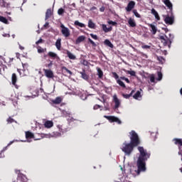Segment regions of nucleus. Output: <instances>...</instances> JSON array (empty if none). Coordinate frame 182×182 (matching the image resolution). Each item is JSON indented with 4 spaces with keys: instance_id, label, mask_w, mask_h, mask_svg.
<instances>
[{
    "instance_id": "1",
    "label": "nucleus",
    "mask_w": 182,
    "mask_h": 182,
    "mask_svg": "<svg viewBox=\"0 0 182 182\" xmlns=\"http://www.w3.org/2000/svg\"><path fill=\"white\" fill-rule=\"evenodd\" d=\"M137 150L139 152V157L136 161V166L132 167L130 169V173L134 176L140 175L141 172L146 171V161L150 158L151 154L148 153L146 149H144L143 146H138Z\"/></svg>"
},
{
    "instance_id": "2",
    "label": "nucleus",
    "mask_w": 182,
    "mask_h": 182,
    "mask_svg": "<svg viewBox=\"0 0 182 182\" xmlns=\"http://www.w3.org/2000/svg\"><path fill=\"white\" fill-rule=\"evenodd\" d=\"M129 135L130 143H123L121 149L122 151L128 156L131 155L134 151V148L139 146L141 143V139L136 132L132 131L129 132Z\"/></svg>"
},
{
    "instance_id": "3",
    "label": "nucleus",
    "mask_w": 182,
    "mask_h": 182,
    "mask_svg": "<svg viewBox=\"0 0 182 182\" xmlns=\"http://www.w3.org/2000/svg\"><path fill=\"white\" fill-rule=\"evenodd\" d=\"M168 36L169 38L167 36H159V39L163 43L164 46H168V48H170L172 41L174 39V36L173 34H168Z\"/></svg>"
},
{
    "instance_id": "4",
    "label": "nucleus",
    "mask_w": 182,
    "mask_h": 182,
    "mask_svg": "<svg viewBox=\"0 0 182 182\" xmlns=\"http://www.w3.org/2000/svg\"><path fill=\"white\" fill-rule=\"evenodd\" d=\"M45 134H36V135H34L32 132H26V139H33L35 141L37 140H41L43 138L45 137Z\"/></svg>"
},
{
    "instance_id": "5",
    "label": "nucleus",
    "mask_w": 182,
    "mask_h": 182,
    "mask_svg": "<svg viewBox=\"0 0 182 182\" xmlns=\"http://www.w3.org/2000/svg\"><path fill=\"white\" fill-rule=\"evenodd\" d=\"M175 21V17L173 14V12L171 11V16L168 15L166 17L164 18V22L165 23L168 25H173Z\"/></svg>"
},
{
    "instance_id": "6",
    "label": "nucleus",
    "mask_w": 182,
    "mask_h": 182,
    "mask_svg": "<svg viewBox=\"0 0 182 182\" xmlns=\"http://www.w3.org/2000/svg\"><path fill=\"white\" fill-rule=\"evenodd\" d=\"M61 33L65 38H68L70 36V31L68 27H65L64 24L60 25Z\"/></svg>"
},
{
    "instance_id": "7",
    "label": "nucleus",
    "mask_w": 182,
    "mask_h": 182,
    "mask_svg": "<svg viewBox=\"0 0 182 182\" xmlns=\"http://www.w3.org/2000/svg\"><path fill=\"white\" fill-rule=\"evenodd\" d=\"M104 118L107 119L109 122H116L118 124H122V121L117 117L113 116H104Z\"/></svg>"
},
{
    "instance_id": "8",
    "label": "nucleus",
    "mask_w": 182,
    "mask_h": 182,
    "mask_svg": "<svg viewBox=\"0 0 182 182\" xmlns=\"http://www.w3.org/2000/svg\"><path fill=\"white\" fill-rule=\"evenodd\" d=\"M136 6V2L134 1H129L127 4V6L125 7V10L127 12L132 11Z\"/></svg>"
},
{
    "instance_id": "9",
    "label": "nucleus",
    "mask_w": 182,
    "mask_h": 182,
    "mask_svg": "<svg viewBox=\"0 0 182 182\" xmlns=\"http://www.w3.org/2000/svg\"><path fill=\"white\" fill-rule=\"evenodd\" d=\"M18 81L17 75L15 73H13L11 75V84L16 87V89H18V86L17 85L16 82Z\"/></svg>"
},
{
    "instance_id": "10",
    "label": "nucleus",
    "mask_w": 182,
    "mask_h": 182,
    "mask_svg": "<svg viewBox=\"0 0 182 182\" xmlns=\"http://www.w3.org/2000/svg\"><path fill=\"white\" fill-rule=\"evenodd\" d=\"M43 71L44 72V75L48 78H53L54 74L53 72L51 71V70H46V68H43Z\"/></svg>"
},
{
    "instance_id": "11",
    "label": "nucleus",
    "mask_w": 182,
    "mask_h": 182,
    "mask_svg": "<svg viewBox=\"0 0 182 182\" xmlns=\"http://www.w3.org/2000/svg\"><path fill=\"white\" fill-rule=\"evenodd\" d=\"M164 4L166 5V6L170 10L171 12L173 11V4L170 0H164Z\"/></svg>"
},
{
    "instance_id": "12",
    "label": "nucleus",
    "mask_w": 182,
    "mask_h": 182,
    "mask_svg": "<svg viewBox=\"0 0 182 182\" xmlns=\"http://www.w3.org/2000/svg\"><path fill=\"white\" fill-rule=\"evenodd\" d=\"M113 100L114 102V109H117L120 107L121 102L116 95L113 97Z\"/></svg>"
},
{
    "instance_id": "13",
    "label": "nucleus",
    "mask_w": 182,
    "mask_h": 182,
    "mask_svg": "<svg viewBox=\"0 0 182 182\" xmlns=\"http://www.w3.org/2000/svg\"><path fill=\"white\" fill-rule=\"evenodd\" d=\"M52 15H53L52 9L50 8L47 9L46 11L45 21H47L48 19H49L52 16Z\"/></svg>"
},
{
    "instance_id": "14",
    "label": "nucleus",
    "mask_w": 182,
    "mask_h": 182,
    "mask_svg": "<svg viewBox=\"0 0 182 182\" xmlns=\"http://www.w3.org/2000/svg\"><path fill=\"white\" fill-rule=\"evenodd\" d=\"M102 29L105 33H107L112 31V26H110V27H107L106 24H102Z\"/></svg>"
},
{
    "instance_id": "15",
    "label": "nucleus",
    "mask_w": 182,
    "mask_h": 182,
    "mask_svg": "<svg viewBox=\"0 0 182 182\" xmlns=\"http://www.w3.org/2000/svg\"><path fill=\"white\" fill-rule=\"evenodd\" d=\"M149 28H151L150 31L152 33V35H156L157 33V27L154 26V24H148Z\"/></svg>"
},
{
    "instance_id": "16",
    "label": "nucleus",
    "mask_w": 182,
    "mask_h": 182,
    "mask_svg": "<svg viewBox=\"0 0 182 182\" xmlns=\"http://www.w3.org/2000/svg\"><path fill=\"white\" fill-rule=\"evenodd\" d=\"M151 14H153L154 16V17L156 20L160 21V19H161L160 16L155 9H151Z\"/></svg>"
},
{
    "instance_id": "17",
    "label": "nucleus",
    "mask_w": 182,
    "mask_h": 182,
    "mask_svg": "<svg viewBox=\"0 0 182 182\" xmlns=\"http://www.w3.org/2000/svg\"><path fill=\"white\" fill-rule=\"evenodd\" d=\"M80 74H81V77L85 80H89V75L86 73L85 70H82V71L80 72Z\"/></svg>"
},
{
    "instance_id": "18",
    "label": "nucleus",
    "mask_w": 182,
    "mask_h": 182,
    "mask_svg": "<svg viewBox=\"0 0 182 182\" xmlns=\"http://www.w3.org/2000/svg\"><path fill=\"white\" fill-rule=\"evenodd\" d=\"M85 40V36H79L75 40V44L77 45L82 42H83Z\"/></svg>"
},
{
    "instance_id": "19",
    "label": "nucleus",
    "mask_w": 182,
    "mask_h": 182,
    "mask_svg": "<svg viewBox=\"0 0 182 182\" xmlns=\"http://www.w3.org/2000/svg\"><path fill=\"white\" fill-rule=\"evenodd\" d=\"M128 24L129 25L130 27L134 28L136 26V21L134 20V18H129L128 20Z\"/></svg>"
},
{
    "instance_id": "20",
    "label": "nucleus",
    "mask_w": 182,
    "mask_h": 182,
    "mask_svg": "<svg viewBox=\"0 0 182 182\" xmlns=\"http://www.w3.org/2000/svg\"><path fill=\"white\" fill-rule=\"evenodd\" d=\"M66 55L68 58L70 60H74L76 59V55H74V54H72V53H70V51H68V50H67L66 51Z\"/></svg>"
},
{
    "instance_id": "21",
    "label": "nucleus",
    "mask_w": 182,
    "mask_h": 182,
    "mask_svg": "<svg viewBox=\"0 0 182 182\" xmlns=\"http://www.w3.org/2000/svg\"><path fill=\"white\" fill-rule=\"evenodd\" d=\"M176 145H178V148L181 149V146H182V139H173V140Z\"/></svg>"
},
{
    "instance_id": "22",
    "label": "nucleus",
    "mask_w": 182,
    "mask_h": 182,
    "mask_svg": "<svg viewBox=\"0 0 182 182\" xmlns=\"http://www.w3.org/2000/svg\"><path fill=\"white\" fill-rule=\"evenodd\" d=\"M104 45L112 49L114 48V45L112 44V43H111L109 40H105Z\"/></svg>"
},
{
    "instance_id": "23",
    "label": "nucleus",
    "mask_w": 182,
    "mask_h": 182,
    "mask_svg": "<svg viewBox=\"0 0 182 182\" xmlns=\"http://www.w3.org/2000/svg\"><path fill=\"white\" fill-rule=\"evenodd\" d=\"M63 101V99L62 97H56L54 100L52 101V102L54 104V105H59Z\"/></svg>"
},
{
    "instance_id": "24",
    "label": "nucleus",
    "mask_w": 182,
    "mask_h": 182,
    "mask_svg": "<svg viewBox=\"0 0 182 182\" xmlns=\"http://www.w3.org/2000/svg\"><path fill=\"white\" fill-rule=\"evenodd\" d=\"M87 26L90 29H95L96 25L93 23L92 20H88Z\"/></svg>"
},
{
    "instance_id": "25",
    "label": "nucleus",
    "mask_w": 182,
    "mask_h": 182,
    "mask_svg": "<svg viewBox=\"0 0 182 182\" xmlns=\"http://www.w3.org/2000/svg\"><path fill=\"white\" fill-rule=\"evenodd\" d=\"M20 182H28V179L26 176L20 173Z\"/></svg>"
},
{
    "instance_id": "26",
    "label": "nucleus",
    "mask_w": 182,
    "mask_h": 182,
    "mask_svg": "<svg viewBox=\"0 0 182 182\" xmlns=\"http://www.w3.org/2000/svg\"><path fill=\"white\" fill-rule=\"evenodd\" d=\"M44 127L48 129L51 128L53 127V122L51 121H47L44 123Z\"/></svg>"
},
{
    "instance_id": "27",
    "label": "nucleus",
    "mask_w": 182,
    "mask_h": 182,
    "mask_svg": "<svg viewBox=\"0 0 182 182\" xmlns=\"http://www.w3.org/2000/svg\"><path fill=\"white\" fill-rule=\"evenodd\" d=\"M48 55L52 58H55V59H59V57L57 54H55V53H52V51H49L48 53Z\"/></svg>"
},
{
    "instance_id": "28",
    "label": "nucleus",
    "mask_w": 182,
    "mask_h": 182,
    "mask_svg": "<svg viewBox=\"0 0 182 182\" xmlns=\"http://www.w3.org/2000/svg\"><path fill=\"white\" fill-rule=\"evenodd\" d=\"M55 46L56 48L58 50H60V49H61V40H60V38L56 40Z\"/></svg>"
},
{
    "instance_id": "29",
    "label": "nucleus",
    "mask_w": 182,
    "mask_h": 182,
    "mask_svg": "<svg viewBox=\"0 0 182 182\" xmlns=\"http://www.w3.org/2000/svg\"><path fill=\"white\" fill-rule=\"evenodd\" d=\"M97 75H98V77L100 79H102L103 77V71L102 70H101V68H100L99 67L97 68Z\"/></svg>"
},
{
    "instance_id": "30",
    "label": "nucleus",
    "mask_w": 182,
    "mask_h": 182,
    "mask_svg": "<svg viewBox=\"0 0 182 182\" xmlns=\"http://www.w3.org/2000/svg\"><path fill=\"white\" fill-rule=\"evenodd\" d=\"M9 4L4 0H0V7L1 8H7Z\"/></svg>"
},
{
    "instance_id": "31",
    "label": "nucleus",
    "mask_w": 182,
    "mask_h": 182,
    "mask_svg": "<svg viewBox=\"0 0 182 182\" xmlns=\"http://www.w3.org/2000/svg\"><path fill=\"white\" fill-rule=\"evenodd\" d=\"M74 25L80 28H85V24H83V23H80V21L77 20L74 22Z\"/></svg>"
},
{
    "instance_id": "32",
    "label": "nucleus",
    "mask_w": 182,
    "mask_h": 182,
    "mask_svg": "<svg viewBox=\"0 0 182 182\" xmlns=\"http://www.w3.org/2000/svg\"><path fill=\"white\" fill-rule=\"evenodd\" d=\"M135 92V90H132L131 93L129 94V95H125V94H123L122 95V97L124 98V99H129L132 95Z\"/></svg>"
},
{
    "instance_id": "33",
    "label": "nucleus",
    "mask_w": 182,
    "mask_h": 182,
    "mask_svg": "<svg viewBox=\"0 0 182 182\" xmlns=\"http://www.w3.org/2000/svg\"><path fill=\"white\" fill-rule=\"evenodd\" d=\"M139 97H141V92H140V91H137V92L133 95V98H134V100H138Z\"/></svg>"
},
{
    "instance_id": "34",
    "label": "nucleus",
    "mask_w": 182,
    "mask_h": 182,
    "mask_svg": "<svg viewBox=\"0 0 182 182\" xmlns=\"http://www.w3.org/2000/svg\"><path fill=\"white\" fill-rule=\"evenodd\" d=\"M117 83L122 87L123 88H126V85L124 84V82H123V81H122V80H117Z\"/></svg>"
},
{
    "instance_id": "35",
    "label": "nucleus",
    "mask_w": 182,
    "mask_h": 182,
    "mask_svg": "<svg viewBox=\"0 0 182 182\" xmlns=\"http://www.w3.org/2000/svg\"><path fill=\"white\" fill-rule=\"evenodd\" d=\"M61 70L62 71H65V73H68L70 75H73L72 71H70V70H68L67 67H62Z\"/></svg>"
},
{
    "instance_id": "36",
    "label": "nucleus",
    "mask_w": 182,
    "mask_h": 182,
    "mask_svg": "<svg viewBox=\"0 0 182 182\" xmlns=\"http://www.w3.org/2000/svg\"><path fill=\"white\" fill-rule=\"evenodd\" d=\"M0 22H3L4 23L7 24L8 20L6 18V17H3V16H0Z\"/></svg>"
},
{
    "instance_id": "37",
    "label": "nucleus",
    "mask_w": 182,
    "mask_h": 182,
    "mask_svg": "<svg viewBox=\"0 0 182 182\" xmlns=\"http://www.w3.org/2000/svg\"><path fill=\"white\" fill-rule=\"evenodd\" d=\"M157 60L161 64H164L165 63V58H164V57H161V56L157 57Z\"/></svg>"
},
{
    "instance_id": "38",
    "label": "nucleus",
    "mask_w": 182,
    "mask_h": 182,
    "mask_svg": "<svg viewBox=\"0 0 182 182\" xmlns=\"http://www.w3.org/2000/svg\"><path fill=\"white\" fill-rule=\"evenodd\" d=\"M64 13H65V9H64L60 8V9H58V14L59 16H63Z\"/></svg>"
},
{
    "instance_id": "39",
    "label": "nucleus",
    "mask_w": 182,
    "mask_h": 182,
    "mask_svg": "<svg viewBox=\"0 0 182 182\" xmlns=\"http://www.w3.org/2000/svg\"><path fill=\"white\" fill-rule=\"evenodd\" d=\"M132 12L136 18H141V15L139 14L136 9H133Z\"/></svg>"
},
{
    "instance_id": "40",
    "label": "nucleus",
    "mask_w": 182,
    "mask_h": 182,
    "mask_svg": "<svg viewBox=\"0 0 182 182\" xmlns=\"http://www.w3.org/2000/svg\"><path fill=\"white\" fill-rule=\"evenodd\" d=\"M157 75H158V78H157V80L160 81L162 80L163 78V74L161 71H158L157 73Z\"/></svg>"
},
{
    "instance_id": "41",
    "label": "nucleus",
    "mask_w": 182,
    "mask_h": 182,
    "mask_svg": "<svg viewBox=\"0 0 182 182\" xmlns=\"http://www.w3.org/2000/svg\"><path fill=\"white\" fill-rule=\"evenodd\" d=\"M88 42L92 45V47L96 48L97 44L93 41V40H91V38H88Z\"/></svg>"
},
{
    "instance_id": "42",
    "label": "nucleus",
    "mask_w": 182,
    "mask_h": 182,
    "mask_svg": "<svg viewBox=\"0 0 182 182\" xmlns=\"http://www.w3.org/2000/svg\"><path fill=\"white\" fill-rule=\"evenodd\" d=\"M107 23L113 26H116L117 25V21H112V20H109V21H107Z\"/></svg>"
},
{
    "instance_id": "43",
    "label": "nucleus",
    "mask_w": 182,
    "mask_h": 182,
    "mask_svg": "<svg viewBox=\"0 0 182 182\" xmlns=\"http://www.w3.org/2000/svg\"><path fill=\"white\" fill-rule=\"evenodd\" d=\"M112 77L116 80H119V77L117 73H112Z\"/></svg>"
},
{
    "instance_id": "44",
    "label": "nucleus",
    "mask_w": 182,
    "mask_h": 182,
    "mask_svg": "<svg viewBox=\"0 0 182 182\" xmlns=\"http://www.w3.org/2000/svg\"><path fill=\"white\" fill-rule=\"evenodd\" d=\"M126 73L131 76H136V71H126Z\"/></svg>"
},
{
    "instance_id": "45",
    "label": "nucleus",
    "mask_w": 182,
    "mask_h": 182,
    "mask_svg": "<svg viewBox=\"0 0 182 182\" xmlns=\"http://www.w3.org/2000/svg\"><path fill=\"white\" fill-rule=\"evenodd\" d=\"M15 122L16 121L11 117H9V119H7V124H12Z\"/></svg>"
},
{
    "instance_id": "46",
    "label": "nucleus",
    "mask_w": 182,
    "mask_h": 182,
    "mask_svg": "<svg viewBox=\"0 0 182 182\" xmlns=\"http://www.w3.org/2000/svg\"><path fill=\"white\" fill-rule=\"evenodd\" d=\"M119 79L124 80L127 83H130V80L129 78H126V77H119Z\"/></svg>"
},
{
    "instance_id": "47",
    "label": "nucleus",
    "mask_w": 182,
    "mask_h": 182,
    "mask_svg": "<svg viewBox=\"0 0 182 182\" xmlns=\"http://www.w3.org/2000/svg\"><path fill=\"white\" fill-rule=\"evenodd\" d=\"M149 79L151 82H155V77L154 74H151V75H150Z\"/></svg>"
},
{
    "instance_id": "48",
    "label": "nucleus",
    "mask_w": 182,
    "mask_h": 182,
    "mask_svg": "<svg viewBox=\"0 0 182 182\" xmlns=\"http://www.w3.org/2000/svg\"><path fill=\"white\" fill-rule=\"evenodd\" d=\"M37 50H38V53H45L44 48H41V47H38Z\"/></svg>"
},
{
    "instance_id": "49",
    "label": "nucleus",
    "mask_w": 182,
    "mask_h": 182,
    "mask_svg": "<svg viewBox=\"0 0 182 182\" xmlns=\"http://www.w3.org/2000/svg\"><path fill=\"white\" fill-rule=\"evenodd\" d=\"M142 49H151V46L143 45L141 46Z\"/></svg>"
},
{
    "instance_id": "50",
    "label": "nucleus",
    "mask_w": 182,
    "mask_h": 182,
    "mask_svg": "<svg viewBox=\"0 0 182 182\" xmlns=\"http://www.w3.org/2000/svg\"><path fill=\"white\" fill-rule=\"evenodd\" d=\"M90 37L95 41L98 40V37L97 36H95V34H90Z\"/></svg>"
},
{
    "instance_id": "51",
    "label": "nucleus",
    "mask_w": 182,
    "mask_h": 182,
    "mask_svg": "<svg viewBox=\"0 0 182 182\" xmlns=\"http://www.w3.org/2000/svg\"><path fill=\"white\" fill-rule=\"evenodd\" d=\"M28 67V63L23 64V70H26V69H27Z\"/></svg>"
},
{
    "instance_id": "52",
    "label": "nucleus",
    "mask_w": 182,
    "mask_h": 182,
    "mask_svg": "<svg viewBox=\"0 0 182 182\" xmlns=\"http://www.w3.org/2000/svg\"><path fill=\"white\" fill-rule=\"evenodd\" d=\"M43 40L42 38H39V40H38V41L36 42V45H38L40 43H43Z\"/></svg>"
},
{
    "instance_id": "53",
    "label": "nucleus",
    "mask_w": 182,
    "mask_h": 182,
    "mask_svg": "<svg viewBox=\"0 0 182 182\" xmlns=\"http://www.w3.org/2000/svg\"><path fill=\"white\" fill-rule=\"evenodd\" d=\"M101 108L100 105H95L94 107H93V109L94 110H96V109H98Z\"/></svg>"
},
{
    "instance_id": "54",
    "label": "nucleus",
    "mask_w": 182,
    "mask_h": 182,
    "mask_svg": "<svg viewBox=\"0 0 182 182\" xmlns=\"http://www.w3.org/2000/svg\"><path fill=\"white\" fill-rule=\"evenodd\" d=\"M105 11V6H101L100 8V12H104Z\"/></svg>"
},
{
    "instance_id": "55",
    "label": "nucleus",
    "mask_w": 182,
    "mask_h": 182,
    "mask_svg": "<svg viewBox=\"0 0 182 182\" xmlns=\"http://www.w3.org/2000/svg\"><path fill=\"white\" fill-rule=\"evenodd\" d=\"M49 26V23H45V24H43V28H48Z\"/></svg>"
},
{
    "instance_id": "56",
    "label": "nucleus",
    "mask_w": 182,
    "mask_h": 182,
    "mask_svg": "<svg viewBox=\"0 0 182 182\" xmlns=\"http://www.w3.org/2000/svg\"><path fill=\"white\" fill-rule=\"evenodd\" d=\"M52 65H53L52 61H50V62L49 63V64H47V67H48V68H50V67H51Z\"/></svg>"
},
{
    "instance_id": "57",
    "label": "nucleus",
    "mask_w": 182,
    "mask_h": 182,
    "mask_svg": "<svg viewBox=\"0 0 182 182\" xmlns=\"http://www.w3.org/2000/svg\"><path fill=\"white\" fill-rule=\"evenodd\" d=\"M58 128L59 129V132H62V133L64 132V130L62 129H60V126H58Z\"/></svg>"
},
{
    "instance_id": "58",
    "label": "nucleus",
    "mask_w": 182,
    "mask_h": 182,
    "mask_svg": "<svg viewBox=\"0 0 182 182\" xmlns=\"http://www.w3.org/2000/svg\"><path fill=\"white\" fill-rule=\"evenodd\" d=\"M178 155L181 156V160L182 161V151H178Z\"/></svg>"
},
{
    "instance_id": "59",
    "label": "nucleus",
    "mask_w": 182,
    "mask_h": 182,
    "mask_svg": "<svg viewBox=\"0 0 182 182\" xmlns=\"http://www.w3.org/2000/svg\"><path fill=\"white\" fill-rule=\"evenodd\" d=\"M20 173H21V171H20V170H16V173L20 174Z\"/></svg>"
},
{
    "instance_id": "60",
    "label": "nucleus",
    "mask_w": 182,
    "mask_h": 182,
    "mask_svg": "<svg viewBox=\"0 0 182 182\" xmlns=\"http://www.w3.org/2000/svg\"><path fill=\"white\" fill-rule=\"evenodd\" d=\"M97 9V7L96 6H92V8H91V10H96Z\"/></svg>"
},
{
    "instance_id": "61",
    "label": "nucleus",
    "mask_w": 182,
    "mask_h": 182,
    "mask_svg": "<svg viewBox=\"0 0 182 182\" xmlns=\"http://www.w3.org/2000/svg\"><path fill=\"white\" fill-rule=\"evenodd\" d=\"M25 48L24 47H22V46H20V50H23Z\"/></svg>"
},
{
    "instance_id": "62",
    "label": "nucleus",
    "mask_w": 182,
    "mask_h": 182,
    "mask_svg": "<svg viewBox=\"0 0 182 182\" xmlns=\"http://www.w3.org/2000/svg\"><path fill=\"white\" fill-rule=\"evenodd\" d=\"M13 143H14V141H11V142L9 143V145H7V146H11Z\"/></svg>"
},
{
    "instance_id": "63",
    "label": "nucleus",
    "mask_w": 182,
    "mask_h": 182,
    "mask_svg": "<svg viewBox=\"0 0 182 182\" xmlns=\"http://www.w3.org/2000/svg\"><path fill=\"white\" fill-rule=\"evenodd\" d=\"M40 91H41V92H44V90H43V88H41V89H40Z\"/></svg>"
},
{
    "instance_id": "64",
    "label": "nucleus",
    "mask_w": 182,
    "mask_h": 182,
    "mask_svg": "<svg viewBox=\"0 0 182 182\" xmlns=\"http://www.w3.org/2000/svg\"><path fill=\"white\" fill-rule=\"evenodd\" d=\"M180 94L182 95V87L180 90Z\"/></svg>"
}]
</instances>
